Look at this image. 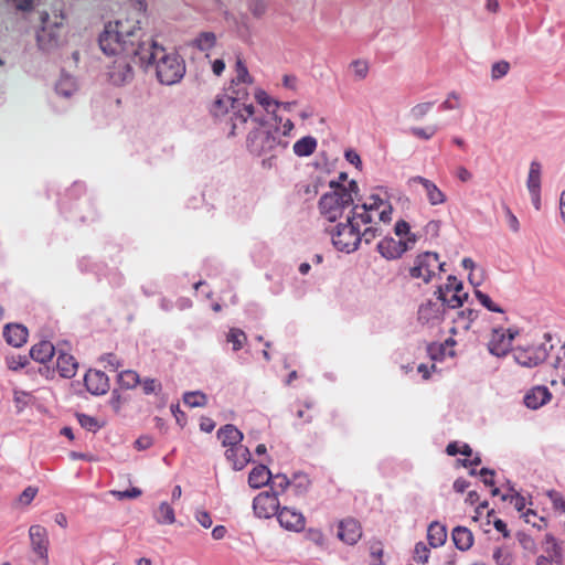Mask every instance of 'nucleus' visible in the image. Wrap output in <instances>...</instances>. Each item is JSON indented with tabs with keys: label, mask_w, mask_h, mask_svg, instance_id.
I'll use <instances>...</instances> for the list:
<instances>
[{
	"label": "nucleus",
	"mask_w": 565,
	"mask_h": 565,
	"mask_svg": "<svg viewBox=\"0 0 565 565\" xmlns=\"http://www.w3.org/2000/svg\"><path fill=\"white\" fill-rule=\"evenodd\" d=\"M143 13L131 10L115 21L108 22L99 34L98 43L105 54L127 50L138 57L140 66L148 68L156 65L158 81L164 85H173L185 74V64L174 52L168 53L151 38L143 39L141 18Z\"/></svg>",
	"instance_id": "obj_1"
},
{
	"label": "nucleus",
	"mask_w": 565,
	"mask_h": 565,
	"mask_svg": "<svg viewBox=\"0 0 565 565\" xmlns=\"http://www.w3.org/2000/svg\"><path fill=\"white\" fill-rule=\"evenodd\" d=\"M274 119L275 124L256 115L248 119L255 127L247 135L246 147L252 154L263 157L262 166L265 169L276 167L278 157L289 146L288 139L280 138L281 118L275 115Z\"/></svg>",
	"instance_id": "obj_2"
},
{
	"label": "nucleus",
	"mask_w": 565,
	"mask_h": 565,
	"mask_svg": "<svg viewBox=\"0 0 565 565\" xmlns=\"http://www.w3.org/2000/svg\"><path fill=\"white\" fill-rule=\"evenodd\" d=\"M361 221L353 214L347 217L345 223H340L330 232L332 244L338 250L351 253L354 252L362 239L370 244L375 237L382 234L380 227L366 226L361 231Z\"/></svg>",
	"instance_id": "obj_3"
},
{
	"label": "nucleus",
	"mask_w": 565,
	"mask_h": 565,
	"mask_svg": "<svg viewBox=\"0 0 565 565\" xmlns=\"http://www.w3.org/2000/svg\"><path fill=\"white\" fill-rule=\"evenodd\" d=\"M332 192L324 193L319 200L320 214L329 222H334L342 216L344 209L353 204L354 196L359 192L356 181L351 180L347 185L331 181Z\"/></svg>",
	"instance_id": "obj_4"
},
{
	"label": "nucleus",
	"mask_w": 565,
	"mask_h": 565,
	"mask_svg": "<svg viewBox=\"0 0 565 565\" xmlns=\"http://www.w3.org/2000/svg\"><path fill=\"white\" fill-rule=\"evenodd\" d=\"M394 232L401 237L398 241L393 237H384L377 244L379 253L386 259L399 258L405 252L412 249L417 242V236L411 232L409 224L404 220L396 222Z\"/></svg>",
	"instance_id": "obj_5"
},
{
	"label": "nucleus",
	"mask_w": 565,
	"mask_h": 565,
	"mask_svg": "<svg viewBox=\"0 0 565 565\" xmlns=\"http://www.w3.org/2000/svg\"><path fill=\"white\" fill-rule=\"evenodd\" d=\"M372 211H377V220L384 224L392 221L393 207L390 201L382 199L377 194L370 195L362 204H355L352 207L353 214L363 225L375 223Z\"/></svg>",
	"instance_id": "obj_6"
},
{
	"label": "nucleus",
	"mask_w": 565,
	"mask_h": 565,
	"mask_svg": "<svg viewBox=\"0 0 565 565\" xmlns=\"http://www.w3.org/2000/svg\"><path fill=\"white\" fill-rule=\"evenodd\" d=\"M249 85H241V86H232L230 83L227 87V94L233 99L232 100V117H231V131L230 135H236V130L239 126H244L253 115H255V108L252 104H244L242 100H245L248 93Z\"/></svg>",
	"instance_id": "obj_7"
},
{
	"label": "nucleus",
	"mask_w": 565,
	"mask_h": 565,
	"mask_svg": "<svg viewBox=\"0 0 565 565\" xmlns=\"http://www.w3.org/2000/svg\"><path fill=\"white\" fill-rule=\"evenodd\" d=\"M111 55H117V58L114 61L113 65L109 67V79L114 85H124L130 82L134 77V71L130 65V58H135L138 61V57L132 53H129L127 50H121L120 52L113 53Z\"/></svg>",
	"instance_id": "obj_8"
},
{
	"label": "nucleus",
	"mask_w": 565,
	"mask_h": 565,
	"mask_svg": "<svg viewBox=\"0 0 565 565\" xmlns=\"http://www.w3.org/2000/svg\"><path fill=\"white\" fill-rule=\"evenodd\" d=\"M444 264L439 262V256L436 253L425 252L418 255L415 259L414 266L409 268L412 278L423 279V281H430L437 269H443Z\"/></svg>",
	"instance_id": "obj_9"
},
{
	"label": "nucleus",
	"mask_w": 565,
	"mask_h": 565,
	"mask_svg": "<svg viewBox=\"0 0 565 565\" xmlns=\"http://www.w3.org/2000/svg\"><path fill=\"white\" fill-rule=\"evenodd\" d=\"M519 334L515 329L493 328L488 341L489 352L495 356H504L512 347L514 338Z\"/></svg>",
	"instance_id": "obj_10"
},
{
	"label": "nucleus",
	"mask_w": 565,
	"mask_h": 565,
	"mask_svg": "<svg viewBox=\"0 0 565 565\" xmlns=\"http://www.w3.org/2000/svg\"><path fill=\"white\" fill-rule=\"evenodd\" d=\"M552 348L553 345L547 347L546 343L519 348L514 351V359L522 366L533 367L547 359L548 351Z\"/></svg>",
	"instance_id": "obj_11"
},
{
	"label": "nucleus",
	"mask_w": 565,
	"mask_h": 565,
	"mask_svg": "<svg viewBox=\"0 0 565 565\" xmlns=\"http://www.w3.org/2000/svg\"><path fill=\"white\" fill-rule=\"evenodd\" d=\"M29 537L31 548L36 555L38 561L41 563V565H49L50 540L47 530L39 524L32 525L29 529Z\"/></svg>",
	"instance_id": "obj_12"
},
{
	"label": "nucleus",
	"mask_w": 565,
	"mask_h": 565,
	"mask_svg": "<svg viewBox=\"0 0 565 565\" xmlns=\"http://www.w3.org/2000/svg\"><path fill=\"white\" fill-rule=\"evenodd\" d=\"M438 292V298L449 308L460 307L468 297L467 292H463L462 284L455 276H449L447 284L439 288Z\"/></svg>",
	"instance_id": "obj_13"
},
{
	"label": "nucleus",
	"mask_w": 565,
	"mask_h": 565,
	"mask_svg": "<svg viewBox=\"0 0 565 565\" xmlns=\"http://www.w3.org/2000/svg\"><path fill=\"white\" fill-rule=\"evenodd\" d=\"M253 509L258 518L269 519L279 511L278 492L264 491L258 493L253 501Z\"/></svg>",
	"instance_id": "obj_14"
},
{
	"label": "nucleus",
	"mask_w": 565,
	"mask_h": 565,
	"mask_svg": "<svg viewBox=\"0 0 565 565\" xmlns=\"http://www.w3.org/2000/svg\"><path fill=\"white\" fill-rule=\"evenodd\" d=\"M362 534V525L356 519L348 516L339 521L337 536L341 542L355 545L361 540Z\"/></svg>",
	"instance_id": "obj_15"
},
{
	"label": "nucleus",
	"mask_w": 565,
	"mask_h": 565,
	"mask_svg": "<svg viewBox=\"0 0 565 565\" xmlns=\"http://www.w3.org/2000/svg\"><path fill=\"white\" fill-rule=\"evenodd\" d=\"M277 520L284 529L294 532L302 531L306 525V519L303 514L300 511L288 507H284L278 511Z\"/></svg>",
	"instance_id": "obj_16"
},
{
	"label": "nucleus",
	"mask_w": 565,
	"mask_h": 565,
	"mask_svg": "<svg viewBox=\"0 0 565 565\" xmlns=\"http://www.w3.org/2000/svg\"><path fill=\"white\" fill-rule=\"evenodd\" d=\"M84 384L93 395H103L109 390L108 376L97 370H89L84 376Z\"/></svg>",
	"instance_id": "obj_17"
},
{
	"label": "nucleus",
	"mask_w": 565,
	"mask_h": 565,
	"mask_svg": "<svg viewBox=\"0 0 565 565\" xmlns=\"http://www.w3.org/2000/svg\"><path fill=\"white\" fill-rule=\"evenodd\" d=\"M411 182L419 183L424 188L427 200L431 205H440L446 202V194L433 181L424 177L416 175L411 179Z\"/></svg>",
	"instance_id": "obj_18"
},
{
	"label": "nucleus",
	"mask_w": 565,
	"mask_h": 565,
	"mask_svg": "<svg viewBox=\"0 0 565 565\" xmlns=\"http://www.w3.org/2000/svg\"><path fill=\"white\" fill-rule=\"evenodd\" d=\"M227 461L231 462L234 470H242L250 461L249 449L243 444L230 447L225 451Z\"/></svg>",
	"instance_id": "obj_19"
},
{
	"label": "nucleus",
	"mask_w": 565,
	"mask_h": 565,
	"mask_svg": "<svg viewBox=\"0 0 565 565\" xmlns=\"http://www.w3.org/2000/svg\"><path fill=\"white\" fill-rule=\"evenodd\" d=\"M443 305L428 300L422 303L418 309V321L423 324L439 322L443 316Z\"/></svg>",
	"instance_id": "obj_20"
},
{
	"label": "nucleus",
	"mask_w": 565,
	"mask_h": 565,
	"mask_svg": "<svg viewBox=\"0 0 565 565\" xmlns=\"http://www.w3.org/2000/svg\"><path fill=\"white\" fill-rule=\"evenodd\" d=\"M552 394L546 386H535L524 396V404L531 409H537L548 403Z\"/></svg>",
	"instance_id": "obj_21"
},
{
	"label": "nucleus",
	"mask_w": 565,
	"mask_h": 565,
	"mask_svg": "<svg viewBox=\"0 0 565 565\" xmlns=\"http://www.w3.org/2000/svg\"><path fill=\"white\" fill-rule=\"evenodd\" d=\"M77 361L68 353L60 352L56 359V369L62 377L72 379L77 372Z\"/></svg>",
	"instance_id": "obj_22"
},
{
	"label": "nucleus",
	"mask_w": 565,
	"mask_h": 565,
	"mask_svg": "<svg viewBox=\"0 0 565 565\" xmlns=\"http://www.w3.org/2000/svg\"><path fill=\"white\" fill-rule=\"evenodd\" d=\"M217 438L224 447L230 448L242 444L243 433L234 425L227 424L218 429Z\"/></svg>",
	"instance_id": "obj_23"
},
{
	"label": "nucleus",
	"mask_w": 565,
	"mask_h": 565,
	"mask_svg": "<svg viewBox=\"0 0 565 565\" xmlns=\"http://www.w3.org/2000/svg\"><path fill=\"white\" fill-rule=\"evenodd\" d=\"M7 342L13 347H21L26 342L28 330L21 324H7L3 330Z\"/></svg>",
	"instance_id": "obj_24"
},
{
	"label": "nucleus",
	"mask_w": 565,
	"mask_h": 565,
	"mask_svg": "<svg viewBox=\"0 0 565 565\" xmlns=\"http://www.w3.org/2000/svg\"><path fill=\"white\" fill-rule=\"evenodd\" d=\"M451 537L455 546L462 552L469 551L475 542L472 532L468 527L460 525L452 530Z\"/></svg>",
	"instance_id": "obj_25"
},
{
	"label": "nucleus",
	"mask_w": 565,
	"mask_h": 565,
	"mask_svg": "<svg viewBox=\"0 0 565 565\" xmlns=\"http://www.w3.org/2000/svg\"><path fill=\"white\" fill-rule=\"evenodd\" d=\"M60 35L46 25H43L36 34L38 45L43 51H50L58 45Z\"/></svg>",
	"instance_id": "obj_26"
},
{
	"label": "nucleus",
	"mask_w": 565,
	"mask_h": 565,
	"mask_svg": "<svg viewBox=\"0 0 565 565\" xmlns=\"http://www.w3.org/2000/svg\"><path fill=\"white\" fill-rule=\"evenodd\" d=\"M271 479V472L270 470L264 466L258 465L252 469V471L248 475V484L254 489H259L266 484Z\"/></svg>",
	"instance_id": "obj_27"
},
{
	"label": "nucleus",
	"mask_w": 565,
	"mask_h": 565,
	"mask_svg": "<svg viewBox=\"0 0 565 565\" xmlns=\"http://www.w3.org/2000/svg\"><path fill=\"white\" fill-rule=\"evenodd\" d=\"M55 353V348L50 341H41L34 344L30 350V355L40 363L49 362Z\"/></svg>",
	"instance_id": "obj_28"
},
{
	"label": "nucleus",
	"mask_w": 565,
	"mask_h": 565,
	"mask_svg": "<svg viewBox=\"0 0 565 565\" xmlns=\"http://www.w3.org/2000/svg\"><path fill=\"white\" fill-rule=\"evenodd\" d=\"M427 539L431 547L444 545L447 539L446 527L438 522L430 523L427 530Z\"/></svg>",
	"instance_id": "obj_29"
},
{
	"label": "nucleus",
	"mask_w": 565,
	"mask_h": 565,
	"mask_svg": "<svg viewBox=\"0 0 565 565\" xmlns=\"http://www.w3.org/2000/svg\"><path fill=\"white\" fill-rule=\"evenodd\" d=\"M317 139L312 136H306L296 141L292 146L294 153L298 157L311 156L317 149Z\"/></svg>",
	"instance_id": "obj_30"
},
{
	"label": "nucleus",
	"mask_w": 565,
	"mask_h": 565,
	"mask_svg": "<svg viewBox=\"0 0 565 565\" xmlns=\"http://www.w3.org/2000/svg\"><path fill=\"white\" fill-rule=\"evenodd\" d=\"M235 73L236 75L231 79L232 86H241V85H252L254 79L250 76L245 63L238 56L235 63Z\"/></svg>",
	"instance_id": "obj_31"
},
{
	"label": "nucleus",
	"mask_w": 565,
	"mask_h": 565,
	"mask_svg": "<svg viewBox=\"0 0 565 565\" xmlns=\"http://www.w3.org/2000/svg\"><path fill=\"white\" fill-rule=\"evenodd\" d=\"M526 185L531 195H536L541 191V164L537 161L530 164Z\"/></svg>",
	"instance_id": "obj_32"
},
{
	"label": "nucleus",
	"mask_w": 565,
	"mask_h": 565,
	"mask_svg": "<svg viewBox=\"0 0 565 565\" xmlns=\"http://www.w3.org/2000/svg\"><path fill=\"white\" fill-rule=\"evenodd\" d=\"M311 487V480L306 473L298 472L292 476L290 488L296 497L305 495Z\"/></svg>",
	"instance_id": "obj_33"
},
{
	"label": "nucleus",
	"mask_w": 565,
	"mask_h": 565,
	"mask_svg": "<svg viewBox=\"0 0 565 565\" xmlns=\"http://www.w3.org/2000/svg\"><path fill=\"white\" fill-rule=\"evenodd\" d=\"M232 98L228 94L224 96H217L211 105V114L216 117H223L228 114L230 109L232 110Z\"/></svg>",
	"instance_id": "obj_34"
},
{
	"label": "nucleus",
	"mask_w": 565,
	"mask_h": 565,
	"mask_svg": "<svg viewBox=\"0 0 565 565\" xmlns=\"http://www.w3.org/2000/svg\"><path fill=\"white\" fill-rule=\"evenodd\" d=\"M154 519L159 524H173L175 522L173 508L168 502H161L154 512Z\"/></svg>",
	"instance_id": "obj_35"
},
{
	"label": "nucleus",
	"mask_w": 565,
	"mask_h": 565,
	"mask_svg": "<svg viewBox=\"0 0 565 565\" xmlns=\"http://www.w3.org/2000/svg\"><path fill=\"white\" fill-rule=\"evenodd\" d=\"M226 341L232 344L233 351L241 350L247 341L245 332L238 328H231Z\"/></svg>",
	"instance_id": "obj_36"
},
{
	"label": "nucleus",
	"mask_w": 565,
	"mask_h": 565,
	"mask_svg": "<svg viewBox=\"0 0 565 565\" xmlns=\"http://www.w3.org/2000/svg\"><path fill=\"white\" fill-rule=\"evenodd\" d=\"M216 44V35L213 32H201L194 40L193 45L200 51H209Z\"/></svg>",
	"instance_id": "obj_37"
},
{
	"label": "nucleus",
	"mask_w": 565,
	"mask_h": 565,
	"mask_svg": "<svg viewBox=\"0 0 565 565\" xmlns=\"http://www.w3.org/2000/svg\"><path fill=\"white\" fill-rule=\"evenodd\" d=\"M118 382L121 387L125 388H135L140 383L139 374L132 370L122 371L118 375Z\"/></svg>",
	"instance_id": "obj_38"
},
{
	"label": "nucleus",
	"mask_w": 565,
	"mask_h": 565,
	"mask_svg": "<svg viewBox=\"0 0 565 565\" xmlns=\"http://www.w3.org/2000/svg\"><path fill=\"white\" fill-rule=\"evenodd\" d=\"M430 555V550L424 542H418L414 548L413 559L418 565H426Z\"/></svg>",
	"instance_id": "obj_39"
},
{
	"label": "nucleus",
	"mask_w": 565,
	"mask_h": 565,
	"mask_svg": "<svg viewBox=\"0 0 565 565\" xmlns=\"http://www.w3.org/2000/svg\"><path fill=\"white\" fill-rule=\"evenodd\" d=\"M183 402L190 407H201L206 404V396L201 392H188L183 395Z\"/></svg>",
	"instance_id": "obj_40"
},
{
	"label": "nucleus",
	"mask_w": 565,
	"mask_h": 565,
	"mask_svg": "<svg viewBox=\"0 0 565 565\" xmlns=\"http://www.w3.org/2000/svg\"><path fill=\"white\" fill-rule=\"evenodd\" d=\"M271 490L274 492H278V495L285 492L291 483V480L288 479L286 475L278 473L276 476H271Z\"/></svg>",
	"instance_id": "obj_41"
},
{
	"label": "nucleus",
	"mask_w": 565,
	"mask_h": 565,
	"mask_svg": "<svg viewBox=\"0 0 565 565\" xmlns=\"http://www.w3.org/2000/svg\"><path fill=\"white\" fill-rule=\"evenodd\" d=\"M383 544L380 541L372 542L370 544V556H371V565H384L383 562Z\"/></svg>",
	"instance_id": "obj_42"
},
{
	"label": "nucleus",
	"mask_w": 565,
	"mask_h": 565,
	"mask_svg": "<svg viewBox=\"0 0 565 565\" xmlns=\"http://www.w3.org/2000/svg\"><path fill=\"white\" fill-rule=\"evenodd\" d=\"M350 67L353 71L355 79L358 81L364 79L369 74V63L364 60L352 61Z\"/></svg>",
	"instance_id": "obj_43"
},
{
	"label": "nucleus",
	"mask_w": 565,
	"mask_h": 565,
	"mask_svg": "<svg viewBox=\"0 0 565 565\" xmlns=\"http://www.w3.org/2000/svg\"><path fill=\"white\" fill-rule=\"evenodd\" d=\"M433 102L419 103L411 109L409 115L414 120H420L433 109Z\"/></svg>",
	"instance_id": "obj_44"
},
{
	"label": "nucleus",
	"mask_w": 565,
	"mask_h": 565,
	"mask_svg": "<svg viewBox=\"0 0 565 565\" xmlns=\"http://www.w3.org/2000/svg\"><path fill=\"white\" fill-rule=\"evenodd\" d=\"M478 313L472 309H466L458 312L457 322L466 330H468L471 323L477 319Z\"/></svg>",
	"instance_id": "obj_45"
},
{
	"label": "nucleus",
	"mask_w": 565,
	"mask_h": 565,
	"mask_svg": "<svg viewBox=\"0 0 565 565\" xmlns=\"http://www.w3.org/2000/svg\"><path fill=\"white\" fill-rule=\"evenodd\" d=\"M475 295H476V298L479 300V302L483 307H486L489 311L500 312V313L503 312V309L501 307H499L498 305H495L487 294H484L480 290H476Z\"/></svg>",
	"instance_id": "obj_46"
},
{
	"label": "nucleus",
	"mask_w": 565,
	"mask_h": 565,
	"mask_svg": "<svg viewBox=\"0 0 565 565\" xmlns=\"http://www.w3.org/2000/svg\"><path fill=\"white\" fill-rule=\"evenodd\" d=\"M437 130V126H428L426 128L413 127L411 128V134L416 138L429 140L436 135Z\"/></svg>",
	"instance_id": "obj_47"
},
{
	"label": "nucleus",
	"mask_w": 565,
	"mask_h": 565,
	"mask_svg": "<svg viewBox=\"0 0 565 565\" xmlns=\"http://www.w3.org/2000/svg\"><path fill=\"white\" fill-rule=\"evenodd\" d=\"M306 539L319 547H323L326 545L324 534L319 529H308L306 532Z\"/></svg>",
	"instance_id": "obj_48"
},
{
	"label": "nucleus",
	"mask_w": 565,
	"mask_h": 565,
	"mask_svg": "<svg viewBox=\"0 0 565 565\" xmlns=\"http://www.w3.org/2000/svg\"><path fill=\"white\" fill-rule=\"evenodd\" d=\"M7 366L12 371H18L28 364V358L25 355H8L6 358Z\"/></svg>",
	"instance_id": "obj_49"
},
{
	"label": "nucleus",
	"mask_w": 565,
	"mask_h": 565,
	"mask_svg": "<svg viewBox=\"0 0 565 565\" xmlns=\"http://www.w3.org/2000/svg\"><path fill=\"white\" fill-rule=\"evenodd\" d=\"M139 384L142 387V392L147 395L152 394V393H158L162 388L161 383L156 379L147 377L143 381L140 380Z\"/></svg>",
	"instance_id": "obj_50"
},
{
	"label": "nucleus",
	"mask_w": 565,
	"mask_h": 565,
	"mask_svg": "<svg viewBox=\"0 0 565 565\" xmlns=\"http://www.w3.org/2000/svg\"><path fill=\"white\" fill-rule=\"evenodd\" d=\"M255 98L265 108L266 111H270L271 106L276 107L279 105V102L271 99L270 96L262 89L256 92Z\"/></svg>",
	"instance_id": "obj_51"
},
{
	"label": "nucleus",
	"mask_w": 565,
	"mask_h": 565,
	"mask_svg": "<svg viewBox=\"0 0 565 565\" xmlns=\"http://www.w3.org/2000/svg\"><path fill=\"white\" fill-rule=\"evenodd\" d=\"M100 362L109 371H117L121 366L120 360L114 353H106L100 356Z\"/></svg>",
	"instance_id": "obj_52"
},
{
	"label": "nucleus",
	"mask_w": 565,
	"mask_h": 565,
	"mask_svg": "<svg viewBox=\"0 0 565 565\" xmlns=\"http://www.w3.org/2000/svg\"><path fill=\"white\" fill-rule=\"evenodd\" d=\"M547 497L550 498L555 510L565 513V499L558 491L550 490L547 491Z\"/></svg>",
	"instance_id": "obj_53"
},
{
	"label": "nucleus",
	"mask_w": 565,
	"mask_h": 565,
	"mask_svg": "<svg viewBox=\"0 0 565 565\" xmlns=\"http://www.w3.org/2000/svg\"><path fill=\"white\" fill-rule=\"evenodd\" d=\"M510 64L505 61L497 62L492 65L491 76L493 79H499L508 74Z\"/></svg>",
	"instance_id": "obj_54"
},
{
	"label": "nucleus",
	"mask_w": 565,
	"mask_h": 565,
	"mask_svg": "<svg viewBox=\"0 0 565 565\" xmlns=\"http://www.w3.org/2000/svg\"><path fill=\"white\" fill-rule=\"evenodd\" d=\"M38 494V488L29 486L19 497V502L23 505H29Z\"/></svg>",
	"instance_id": "obj_55"
},
{
	"label": "nucleus",
	"mask_w": 565,
	"mask_h": 565,
	"mask_svg": "<svg viewBox=\"0 0 565 565\" xmlns=\"http://www.w3.org/2000/svg\"><path fill=\"white\" fill-rule=\"evenodd\" d=\"M492 557L497 565H511V556L501 547H495Z\"/></svg>",
	"instance_id": "obj_56"
},
{
	"label": "nucleus",
	"mask_w": 565,
	"mask_h": 565,
	"mask_svg": "<svg viewBox=\"0 0 565 565\" xmlns=\"http://www.w3.org/2000/svg\"><path fill=\"white\" fill-rule=\"evenodd\" d=\"M78 420L82 427L87 430L95 431L99 428L97 420L89 415L82 414L78 416Z\"/></svg>",
	"instance_id": "obj_57"
},
{
	"label": "nucleus",
	"mask_w": 565,
	"mask_h": 565,
	"mask_svg": "<svg viewBox=\"0 0 565 565\" xmlns=\"http://www.w3.org/2000/svg\"><path fill=\"white\" fill-rule=\"evenodd\" d=\"M117 499H135L141 495L142 491L139 488H131L126 491H113L111 492Z\"/></svg>",
	"instance_id": "obj_58"
},
{
	"label": "nucleus",
	"mask_w": 565,
	"mask_h": 565,
	"mask_svg": "<svg viewBox=\"0 0 565 565\" xmlns=\"http://www.w3.org/2000/svg\"><path fill=\"white\" fill-rule=\"evenodd\" d=\"M195 520L204 527L209 529L212 526V518L211 514L205 510H196Z\"/></svg>",
	"instance_id": "obj_59"
},
{
	"label": "nucleus",
	"mask_w": 565,
	"mask_h": 565,
	"mask_svg": "<svg viewBox=\"0 0 565 565\" xmlns=\"http://www.w3.org/2000/svg\"><path fill=\"white\" fill-rule=\"evenodd\" d=\"M459 107V96L456 93H450L447 99L440 105L443 110H451Z\"/></svg>",
	"instance_id": "obj_60"
},
{
	"label": "nucleus",
	"mask_w": 565,
	"mask_h": 565,
	"mask_svg": "<svg viewBox=\"0 0 565 565\" xmlns=\"http://www.w3.org/2000/svg\"><path fill=\"white\" fill-rule=\"evenodd\" d=\"M505 214H507V221L509 224V227L514 232H519L520 230V223L518 217L512 213L510 207L505 206Z\"/></svg>",
	"instance_id": "obj_61"
},
{
	"label": "nucleus",
	"mask_w": 565,
	"mask_h": 565,
	"mask_svg": "<svg viewBox=\"0 0 565 565\" xmlns=\"http://www.w3.org/2000/svg\"><path fill=\"white\" fill-rule=\"evenodd\" d=\"M480 476L482 477L483 479V483L486 486H489V487H492L494 486V471L493 470H490L488 468H482L480 470Z\"/></svg>",
	"instance_id": "obj_62"
},
{
	"label": "nucleus",
	"mask_w": 565,
	"mask_h": 565,
	"mask_svg": "<svg viewBox=\"0 0 565 565\" xmlns=\"http://www.w3.org/2000/svg\"><path fill=\"white\" fill-rule=\"evenodd\" d=\"M212 72L215 76H221L225 71V62L222 58H216L212 62Z\"/></svg>",
	"instance_id": "obj_63"
},
{
	"label": "nucleus",
	"mask_w": 565,
	"mask_h": 565,
	"mask_svg": "<svg viewBox=\"0 0 565 565\" xmlns=\"http://www.w3.org/2000/svg\"><path fill=\"white\" fill-rule=\"evenodd\" d=\"M294 128H295L294 122L290 119H287L282 124V127L280 128V138L287 139L290 136Z\"/></svg>",
	"instance_id": "obj_64"
}]
</instances>
